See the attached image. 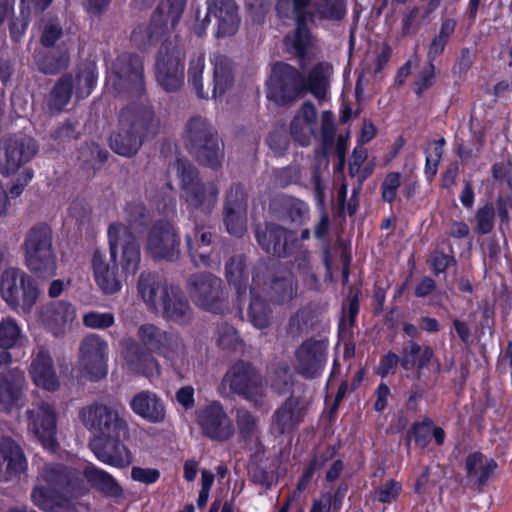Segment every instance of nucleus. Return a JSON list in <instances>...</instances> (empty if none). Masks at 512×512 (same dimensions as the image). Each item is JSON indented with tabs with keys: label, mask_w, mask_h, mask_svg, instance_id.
I'll use <instances>...</instances> for the list:
<instances>
[{
	"label": "nucleus",
	"mask_w": 512,
	"mask_h": 512,
	"mask_svg": "<svg viewBox=\"0 0 512 512\" xmlns=\"http://www.w3.org/2000/svg\"><path fill=\"white\" fill-rule=\"evenodd\" d=\"M161 131V120L152 106L130 104L119 114L118 130L110 137V147L118 155L133 157L143 143Z\"/></svg>",
	"instance_id": "f257e3e1"
},
{
	"label": "nucleus",
	"mask_w": 512,
	"mask_h": 512,
	"mask_svg": "<svg viewBox=\"0 0 512 512\" xmlns=\"http://www.w3.org/2000/svg\"><path fill=\"white\" fill-rule=\"evenodd\" d=\"M177 175L180 178L181 199L194 213L210 214L218 202L219 188L214 181H204L198 169L190 162L177 159Z\"/></svg>",
	"instance_id": "f03ea898"
},
{
	"label": "nucleus",
	"mask_w": 512,
	"mask_h": 512,
	"mask_svg": "<svg viewBox=\"0 0 512 512\" xmlns=\"http://www.w3.org/2000/svg\"><path fill=\"white\" fill-rule=\"evenodd\" d=\"M76 479L67 466L61 463H46L40 469L31 492V501L38 508H46L54 499L72 497Z\"/></svg>",
	"instance_id": "7ed1b4c3"
},
{
	"label": "nucleus",
	"mask_w": 512,
	"mask_h": 512,
	"mask_svg": "<svg viewBox=\"0 0 512 512\" xmlns=\"http://www.w3.org/2000/svg\"><path fill=\"white\" fill-rule=\"evenodd\" d=\"M51 228L44 223L32 226L25 234L22 248L28 269L42 277L55 274L56 257Z\"/></svg>",
	"instance_id": "20e7f679"
},
{
	"label": "nucleus",
	"mask_w": 512,
	"mask_h": 512,
	"mask_svg": "<svg viewBox=\"0 0 512 512\" xmlns=\"http://www.w3.org/2000/svg\"><path fill=\"white\" fill-rule=\"evenodd\" d=\"M79 418L93 437L128 433V423L124 418L120 403L94 401L79 410Z\"/></svg>",
	"instance_id": "39448f33"
},
{
	"label": "nucleus",
	"mask_w": 512,
	"mask_h": 512,
	"mask_svg": "<svg viewBox=\"0 0 512 512\" xmlns=\"http://www.w3.org/2000/svg\"><path fill=\"white\" fill-rule=\"evenodd\" d=\"M107 85L118 97H140L145 92L144 68L141 58L134 54H122L117 57Z\"/></svg>",
	"instance_id": "423d86ee"
},
{
	"label": "nucleus",
	"mask_w": 512,
	"mask_h": 512,
	"mask_svg": "<svg viewBox=\"0 0 512 512\" xmlns=\"http://www.w3.org/2000/svg\"><path fill=\"white\" fill-rule=\"evenodd\" d=\"M12 354L0 351V410L11 412L24 405L27 380L25 372L18 366L12 367Z\"/></svg>",
	"instance_id": "0eeeda50"
},
{
	"label": "nucleus",
	"mask_w": 512,
	"mask_h": 512,
	"mask_svg": "<svg viewBox=\"0 0 512 512\" xmlns=\"http://www.w3.org/2000/svg\"><path fill=\"white\" fill-rule=\"evenodd\" d=\"M185 288L193 303L207 311L219 312L227 298L221 278L207 271L189 275Z\"/></svg>",
	"instance_id": "6e6552de"
},
{
	"label": "nucleus",
	"mask_w": 512,
	"mask_h": 512,
	"mask_svg": "<svg viewBox=\"0 0 512 512\" xmlns=\"http://www.w3.org/2000/svg\"><path fill=\"white\" fill-rule=\"evenodd\" d=\"M0 292L9 306L12 308L20 306L24 313L31 311L39 294L31 277L16 268H9L3 272Z\"/></svg>",
	"instance_id": "1a4fd4ad"
},
{
	"label": "nucleus",
	"mask_w": 512,
	"mask_h": 512,
	"mask_svg": "<svg viewBox=\"0 0 512 512\" xmlns=\"http://www.w3.org/2000/svg\"><path fill=\"white\" fill-rule=\"evenodd\" d=\"M223 384L237 395L251 401L255 406H262L265 397V385L256 368L244 361H238L226 372Z\"/></svg>",
	"instance_id": "9d476101"
},
{
	"label": "nucleus",
	"mask_w": 512,
	"mask_h": 512,
	"mask_svg": "<svg viewBox=\"0 0 512 512\" xmlns=\"http://www.w3.org/2000/svg\"><path fill=\"white\" fill-rule=\"evenodd\" d=\"M267 97L278 105L294 102L305 94V78L293 66L278 62L273 66Z\"/></svg>",
	"instance_id": "9b49d317"
},
{
	"label": "nucleus",
	"mask_w": 512,
	"mask_h": 512,
	"mask_svg": "<svg viewBox=\"0 0 512 512\" xmlns=\"http://www.w3.org/2000/svg\"><path fill=\"white\" fill-rule=\"evenodd\" d=\"M107 236L110 261L117 262L118 249L120 248L122 270L134 275L140 266L141 252L140 245L133 232L124 224L113 222L108 227Z\"/></svg>",
	"instance_id": "f8f14e48"
},
{
	"label": "nucleus",
	"mask_w": 512,
	"mask_h": 512,
	"mask_svg": "<svg viewBox=\"0 0 512 512\" xmlns=\"http://www.w3.org/2000/svg\"><path fill=\"white\" fill-rule=\"evenodd\" d=\"M107 342L96 334L84 337L79 346V371L89 381H98L107 374Z\"/></svg>",
	"instance_id": "ddd939ff"
},
{
	"label": "nucleus",
	"mask_w": 512,
	"mask_h": 512,
	"mask_svg": "<svg viewBox=\"0 0 512 512\" xmlns=\"http://www.w3.org/2000/svg\"><path fill=\"white\" fill-rule=\"evenodd\" d=\"M34 139L25 135L0 138V173L8 176L29 162L37 153Z\"/></svg>",
	"instance_id": "4468645a"
},
{
	"label": "nucleus",
	"mask_w": 512,
	"mask_h": 512,
	"mask_svg": "<svg viewBox=\"0 0 512 512\" xmlns=\"http://www.w3.org/2000/svg\"><path fill=\"white\" fill-rule=\"evenodd\" d=\"M313 0H277L276 12L279 17L286 18L294 16L296 22L295 30L286 35V44L289 49H293L301 55L312 43V37L306 27L307 17L303 9L310 7Z\"/></svg>",
	"instance_id": "2eb2a0df"
},
{
	"label": "nucleus",
	"mask_w": 512,
	"mask_h": 512,
	"mask_svg": "<svg viewBox=\"0 0 512 512\" xmlns=\"http://www.w3.org/2000/svg\"><path fill=\"white\" fill-rule=\"evenodd\" d=\"M146 253L155 260L174 261L180 254V239L168 221H157L149 230L145 241Z\"/></svg>",
	"instance_id": "dca6fc26"
},
{
	"label": "nucleus",
	"mask_w": 512,
	"mask_h": 512,
	"mask_svg": "<svg viewBox=\"0 0 512 512\" xmlns=\"http://www.w3.org/2000/svg\"><path fill=\"white\" fill-rule=\"evenodd\" d=\"M28 430L42 443L53 450L56 446L57 415L55 408L47 401L32 404L25 412Z\"/></svg>",
	"instance_id": "f3484780"
},
{
	"label": "nucleus",
	"mask_w": 512,
	"mask_h": 512,
	"mask_svg": "<svg viewBox=\"0 0 512 512\" xmlns=\"http://www.w3.org/2000/svg\"><path fill=\"white\" fill-rule=\"evenodd\" d=\"M255 238L262 250L277 257L288 256L297 244V238L293 231L274 222L256 225Z\"/></svg>",
	"instance_id": "a211bd4d"
},
{
	"label": "nucleus",
	"mask_w": 512,
	"mask_h": 512,
	"mask_svg": "<svg viewBox=\"0 0 512 512\" xmlns=\"http://www.w3.org/2000/svg\"><path fill=\"white\" fill-rule=\"evenodd\" d=\"M184 52L176 47H162L156 61V78L167 92L177 91L184 82Z\"/></svg>",
	"instance_id": "6ab92c4d"
},
{
	"label": "nucleus",
	"mask_w": 512,
	"mask_h": 512,
	"mask_svg": "<svg viewBox=\"0 0 512 512\" xmlns=\"http://www.w3.org/2000/svg\"><path fill=\"white\" fill-rule=\"evenodd\" d=\"M120 346L124 366L130 373L147 378L160 376V364L151 351L130 337L122 339Z\"/></svg>",
	"instance_id": "aec40b11"
},
{
	"label": "nucleus",
	"mask_w": 512,
	"mask_h": 512,
	"mask_svg": "<svg viewBox=\"0 0 512 512\" xmlns=\"http://www.w3.org/2000/svg\"><path fill=\"white\" fill-rule=\"evenodd\" d=\"M185 6L186 0H161L146 28L148 41L155 42L164 34L174 30L182 17Z\"/></svg>",
	"instance_id": "412c9836"
},
{
	"label": "nucleus",
	"mask_w": 512,
	"mask_h": 512,
	"mask_svg": "<svg viewBox=\"0 0 512 512\" xmlns=\"http://www.w3.org/2000/svg\"><path fill=\"white\" fill-rule=\"evenodd\" d=\"M128 433H116L109 436L93 437L90 447L95 456L103 463L116 467H126L131 464L132 456L122 439Z\"/></svg>",
	"instance_id": "4be33fe9"
},
{
	"label": "nucleus",
	"mask_w": 512,
	"mask_h": 512,
	"mask_svg": "<svg viewBox=\"0 0 512 512\" xmlns=\"http://www.w3.org/2000/svg\"><path fill=\"white\" fill-rule=\"evenodd\" d=\"M327 345L324 341L309 339L296 350L297 373L306 379L318 377L326 363Z\"/></svg>",
	"instance_id": "5701e85b"
},
{
	"label": "nucleus",
	"mask_w": 512,
	"mask_h": 512,
	"mask_svg": "<svg viewBox=\"0 0 512 512\" xmlns=\"http://www.w3.org/2000/svg\"><path fill=\"white\" fill-rule=\"evenodd\" d=\"M207 15L203 20L201 30L204 31L205 23L210 18L215 20L217 37L234 35L240 25L238 6L235 0H207Z\"/></svg>",
	"instance_id": "b1692460"
},
{
	"label": "nucleus",
	"mask_w": 512,
	"mask_h": 512,
	"mask_svg": "<svg viewBox=\"0 0 512 512\" xmlns=\"http://www.w3.org/2000/svg\"><path fill=\"white\" fill-rule=\"evenodd\" d=\"M198 424L203 434L212 440L226 441L234 432L231 420L222 405L217 402L200 410Z\"/></svg>",
	"instance_id": "393cba45"
},
{
	"label": "nucleus",
	"mask_w": 512,
	"mask_h": 512,
	"mask_svg": "<svg viewBox=\"0 0 512 512\" xmlns=\"http://www.w3.org/2000/svg\"><path fill=\"white\" fill-rule=\"evenodd\" d=\"M29 373L34 384L47 391H56L60 386L53 358L44 346L33 353Z\"/></svg>",
	"instance_id": "a878e982"
},
{
	"label": "nucleus",
	"mask_w": 512,
	"mask_h": 512,
	"mask_svg": "<svg viewBox=\"0 0 512 512\" xmlns=\"http://www.w3.org/2000/svg\"><path fill=\"white\" fill-rule=\"evenodd\" d=\"M308 7L303 9V14L306 15V27H308V20L311 22L318 20H325L329 22H340L342 21L347 13V0H319L317 1L311 11H306ZM308 31H310L309 28H307ZM311 33V32H309ZM312 37V43L305 52L301 55L297 54L293 49H289V47L286 44V38L284 39V44L288 52L294 54L295 56L299 58H303L313 47L314 44V37L312 34H310Z\"/></svg>",
	"instance_id": "bb28decb"
},
{
	"label": "nucleus",
	"mask_w": 512,
	"mask_h": 512,
	"mask_svg": "<svg viewBox=\"0 0 512 512\" xmlns=\"http://www.w3.org/2000/svg\"><path fill=\"white\" fill-rule=\"evenodd\" d=\"M305 409L300 398L290 396L273 413L270 430L273 434L290 433L303 421Z\"/></svg>",
	"instance_id": "cd10ccee"
},
{
	"label": "nucleus",
	"mask_w": 512,
	"mask_h": 512,
	"mask_svg": "<svg viewBox=\"0 0 512 512\" xmlns=\"http://www.w3.org/2000/svg\"><path fill=\"white\" fill-rule=\"evenodd\" d=\"M161 316L170 322L184 325L191 321L193 310L180 287L173 285L161 301L159 311Z\"/></svg>",
	"instance_id": "c85d7f7f"
},
{
	"label": "nucleus",
	"mask_w": 512,
	"mask_h": 512,
	"mask_svg": "<svg viewBox=\"0 0 512 512\" xmlns=\"http://www.w3.org/2000/svg\"><path fill=\"white\" fill-rule=\"evenodd\" d=\"M173 284H169L157 273L143 271L137 281V292L143 302L154 311H159L161 301L164 300Z\"/></svg>",
	"instance_id": "c756f323"
},
{
	"label": "nucleus",
	"mask_w": 512,
	"mask_h": 512,
	"mask_svg": "<svg viewBox=\"0 0 512 512\" xmlns=\"http://www.w3.org/2000/svg\"><path fill=\"white\" fill-rule=\"evenodd\" d=\"M265 292L271 302L282 305L297 296L298 284L290 270L281 268L270 277Z\"/></svg>",
	"instance_id": "7c9ffc66"
},
{
	"label": "nucleus",
	"mask_w": 512,
	"mask_h": 512,
	"mask_svg": "<svg viewBox=\"0 0 512 512\" xmlns=\"http://www.w3.org/2000/svg\"><path fill=\"white\" fill-rule=\"evenodd\" d=\"M316 126L317 110L311 101H306L291 122V135L301 146H308L315 137Z\"/></svg>",
	"instance_id": "2f4dec72"
},
{
	"label": "nucleus",
	"mask_w": 512,
	"mask_h": 512,
	"mask_svg": "<svg viewBox=\"0 0 512 512\" xmlns=\"http://www.w3.org/2000/svg\"><path fill=\"white\" fill-rule=\"evenodd\" d=\"M92 267L96 283L105 294H114L121 289L117 262H107L105 255L96 250L92 258Z\"/></svg>",
	"instance_id": "473e14b6"
},
{
	"label": "nucleus",
	"mask_w": 512,
	"mask_h": 512,
	"mask_svg": "<svg viewBox=\"0 0 512 512\" xmlns=\"http://www.w3.org/2000/svg\"><path fill=\"white\" fill-rule=\"evenodd\" d=\"M132 411L151 423H161L166 418L162 400L151 391H141L130 401Z\"/></svg>",
	"instance_id": "72a5a7b5"
},
{
	"label": "nucleus",
	"mask_w": 512,
	"mask_h": 512,
	"mask_svg": "<svg viewBox=\"0 0 512 512\" xmlns=\"http://www.w3.org/2000/svg\"><path fill=\"white\" fill-rule=\"evenodd\" d=\"M0 454L7 462L6 470H0V481H9L26 471L27 461L24 453L21 447L10 437L0 438Z\"/></svg>",
	"instance_id": "f704fd0d"
},
{
	"label": "nucleus",
	"mask_w": 512,
	"mask_h": 512,
	"mask_svg": "<svg viewBox=\"0 0 512 512\" xmlns=\"http://www.w3.org/2000/svg\"><path fill=\"white\" fill-rule=\"evenodd\" d=\"M0 454L7 462L6 470H0V481H9L26 471L27 461L24 453L21 447L10 437L0 438Z\"/></svg>",
	"instance_id": "c9c22d12"
},
{
	"label": "nucleus",
	"mask_w": 512,
	"mask_h": 512,
	"mask_svg": "<svg viewBox=\"0 0 512 512\" xmlns=\"http://www.w3.org/2000/svg\"><path fill=\"white\" fill-rule=\"evenodd\" d=\"M42 317L47 328L58 336L70 328L75 319V309L70 303L58 301L47 306Z\"/></svg>",
	"instance_id": "e433bc0d"
},
{
	"label": "nucleus",
	"mask_w": 512,
	"mask_h": 512,
	"mask_svg": "<svg viewBox=\"0 0 512 512\" xmlns=\"http://www.w3.org/2000/svg\"><path fill=\"white\" fill-rule=\"evenodd\" d=\"M271 209L277 212L282 220L297 225L304 224L309 214L308 205L304 201L288 195L276 197L271 203Z\"/></svg>",
	"instance_id": "4c0bfd02"
},
{
	"label": "nucleus",
	"mask_w": 512,
	"mask_h": 512,
	"mask_svg": "<svg viewBox=\"0 0 512 512\" xmlns=\"http://www.w3.org/2000/svg\"><path fill=\"white\" fill-rule=\"evenodd\" d=\"M190 154L202 165L218 169L224 159V146L218 134L188 149Z\"/></svg>",
	"instance_id": "58836bf2"
},
{
	"label": "nucleus",
	"mask_w": 512,
	"mask_h": 512,
	"mask_svg": "<svg viewBox=\"0 0 512 512\" xmlns=\"http://www.w3.org/2000/svg\"><path fill=\"white\" fill-rule=\"evenodd\" d=\"M333 66L328 62L317 63L305 78V94L311 93L319 101L326 98L330 87Z\"/></svg>",
	"instance_id": "ea45409f"
},
{
	"label": "nucleus",
	"mask_w": 512,
	"mask_h": 512,
	"mask_svg": "<svg viewBox=\"0 0 512 512\" xmlns=\"http://www.w3.org/2000/svg\"><path fill=\"white\" fill-rule=\"evenodd\" d=\"M213 64V97H221L234 83L232 61L222 54H215Z\"/></svg>",
	"instance_id": "a19ab883"
},
{
	"label": "nucleus",
	"mask_w": 512,
	"mask_h": 512,
	"mask_svg": "<svg viewBox=\"0 0 512 512\" xmlns=\"http://www.w3.org/2000/svg\"><path fill=\"white\" fill-rule=\"evenodd\" d=\"M74 89V80L71 74L61 76L50 90L46 104L51 113H59L70 102Z\"/></svg>",
	"instance_id": "79ce46f5"
},
{
	"label": "nucleus",
	"mask_w": 512,
	"mask_h": 512,
	"mask_svg": "<svg viewBox=\"0 0 512 512\" xmlns=\"http://www.w3.org/2000/svg\"><path fill=\"white\" fill-rule=\"evenodd\" d=\"M465 467L467 477L483 487L497 468V463L479 452L469 454L466 458Z\"/></svg>",
	"instance_id": "37998d69"
},
{
	"label": "nucleus",
	"mask_w": 512,
	"mask_h": 512,
	"mask_svg": "<svg viewBox=\"0 0 512 512\" xmlns=\"http://www.w3.org/2000/svg\"><path fill=\"white\" fill-rule=\"evenodd\" d=\"M51 2L52 0H21L20 15L10 22V34L14 41H19L24 34L31 19L32 11L41 13Z\"/></svg>",
	"instance_id": "c03bdc74"
},
{
	"label": "nucleus",
	"mask_w": 512,
	"mask_h": 512,
	"mask_svg": "<svg viewBox=\"0 0 512 512\" xmlns=\"http://www.w3.org/2000/svg\"><path fill=\"white\" fill-rule=\"evenodd\" d=\"M83 475L93 488L108 496L116 497L122 493V489L116 480L106 471L94 465H87L84 468Z\"/></svg>",
	"instance_id": "a18cd8bd"
},
{
	"label": "nucleus",
	"mask_w": 512,
	"mask_h": 512,
	"mask_svg": "<svg viewBox=\"0 0 512 512\" xmlns=\"http://www.w3.org/2000/svg\"><path fill=\"white\" fill-rule=\"evenodd\" d=\"M246 317L253 327L263 330L271 325L273 311L265 299L251 291V300L247 307Z\"/></svg>",
	"instance_id": "49530a36"
},
{
	"label": "nucleus",
	"mask_w": 512,
	"mask_h": 512,
	"mask_svg": "<svg viewBox=\"0 0 512 512\" xmlns=\"http://www.w3.org/2000/svg\"><path fill=\"white\" fill-rule=\"evenodd\" d=\"M217 134L216 129L206 118L193 116L188 120L185 128L186 147L190 149Z\"/></svg>",
	"instance_id": "de8ad7c7"
},
{
	"label": "nucleus",
	"mask_w": 512,
	"mask_h": 512,
	"mask_svg": "<svg viewBox=\"0 0 512 512\" xmlns=\"http://www.w3.org/2000/svg\"><path fill=\"white\" fill-rule=\"evenodd\" d=\"M433 357V350L429 346L421 347L411 341L402 350L400 364L405 370L426 367Z\"/></svg>",
	"instance_id": "09e8293b"
},
{
	"label": "nucleus",
	"mask_w": 512,
	"mask_h": 512,
	"mask_svg": "<svg viewBox=\"0 0 512 512\" xmlns=\"http://www.w3.org/2000/svg\"><path fill=\"white\" fill-rule=\"evenodd\" d=\"M225 271L226 278L235 287L238 297L244 295L248 288L249 278L244 257L242 255L231 257L225 265Z\"/></svg>",
	"instance_id": "8fccbe9b"
},
{
	"label": "nucleus",
	"mask_w": 512,
	"mask_h": 512,
	"mask_svg": "<svg viewBox=\"0 0 512 512\" xmlns=\"http://www.w3.org/2000/svg\"><path fill=\"white\" fill-rule=\"evenodd\" d=\"M25 341L26 336L14 318L6 317L0 320V348L3 349L2 351L20 347Z\"/></svg>",
	"instance_id": "3c124183"
},
{
	"label": "nucleus",
	"mask_w": 512,
	"mask_h": 512,
	"mask_svg": "<svg viewBox=\"0 0 512 512\" xmlns=\"http://www.w3.org/2000/svg\"><path fill=\"white\" fill-rule=\"evenodd\" d=\"M328 166L329 159L326 147L324 146L322 149L315 150L311 181L315 197L319 202H323L325 198L326 186L322 180V173L327 170Z\"/></svg>",
	"instance_id": "603ef678"
},
{
	"label": "nucleus",
	"mask_w": 512,
	"mask_h": 512,
	"mask_svg": "<svg viewBox=\"0 0 512 512\" xmlns=\"http://www.w3.org/2000/svg\"><path fill=\"white\" fill-rule=\"evenodd\" d=\"M159 355L169 361L175 369L182 368L187 363V349L182 337L175 333Z\"/></svg>",
	"instance_id": "864d4df0"
},
{
	"label": "nucleus",
	"mask_w": 512,
	"mask_h": 512,
	"mask_svg": "<svg viewBox=\"0 0 512 512\" xmlns=\"http://www.w3.org/2000/svg\"><path fill=\"white\" fill-rule=\"evenodd\" d=\"M456 22L453 19H446L442 22L439 34L432 40L428 50V60L433 61L444 52L450 37L455 31Z\"/></svg>",
	"instance_id": "5fc2aeb1"
},
{
	"label": "nucleus",
	"mask_w": 512,
	"mask_h": 512,
	"mask_svg": "<svg viewBox=\"0 0 512 512\" xmlns=\"http://www.w3.org/2000/svg\"><path fill=\"white\" fill-rule=\"evenodd\" d=\"M36 65L42 73L54 75L68 67L69 55L66 52L47 53L36 60Z\"/></svg>",
	"instance_id": "6e6d98bb"
},
{
	"label": "nucleus",
	"mask_w": 512,
	"mask_h": 512,
	"mask_svg": "<svg viewBox=\"0 0 512 512\" xmlns=\"http://www.w3.org/2000/svg\"><path fill=\"white\" fill-rule=\"evenodd\" d=\"M496 220L495 205L492 202L485 203L475 213L474 232L478 235H486L493 231Z\"/></svg>",
	"instance_id": "4d7b16f0"
},
{
	"label": "nucleus",
	"mask_w": 512,
	"mask_h": 512,
	"mask_svg": "<svg viewBox=\"0 0 512 512\" xmlns=\"http://www.w3.org/2000/svg\"><path fill=\"white\" fill-rule=\"evenodd\" d=\"M125 225L130 231L144 228L149 222V212L145 205L140 202H130L125 207Z\"/></svg>",
	"instance_id": "13d9d810"
},
{
	"label": "nucleus",
	"mask_w": 512,
	"mask_h": 512,
	"mask_svg": "<svg viewBox=\"0 0 512 512\" xmlns=\"http://www.w3.org/2000/svg\"><path fill=\"white\" fill-rule=\"evenodd\" d=\"M313 325V313L310 308L299 309L290 317L287 325V333L292 338H298L302 333L308 331Z\"/></svg>",
	"instance_id": "bf43d9fd"
},
{
	"label": "nucleus",
	"mask_w": 512,
	"mask_h": 512,
	"mask_svg": "<svg viewBox=\"0 0 512 512\" xmlns=\"http://www.w3.org/2000/svg\"><path fill=\"white\" fill-rule=\"evenodd\" d=\"M204 56L197 55L190 60L188 68V82L193 86L200 98H208V93L204 91L202 84V75L204 71Z\"/></svg>",
	"instance_id": "052dcab7"
},
{
	"label": "nucleus",
	"mask_w": 512,
	"mask_h": 512,
	"mask_svg": "<svg viewBox=\"0 0 512 512\" xmlns=\"http://www.w3.org/2000/svg\"><path fill=\"white\" fill-rule=\"evenodd\" d=\"M77 121L67 120L59 125L51 134V139L57 146H65L80 137Z\"/></svg>",
	"instance_id": "680f3d73"
},
{
	"label": "nucleus",
	"mask_w": 512,
	"mask_h": 512,
	"mask_svg": "<svg viewBox=\"0 0 512 512\" xmlns=\"http://www.w3.org/2000/svg\"><path fill=\"white\" fill-rule=\"evenodd\" d=\"M163 332L164 329L152 323H145L139 326L137 330V337L143 347L154 352L160 342Z\"/></svg>",
	"instance_id": "e2e57ef3"
},
{
	"label": "nucleus",
	"mask_w": 512,
	"mask_h": 512,
	"mask_svg": "<svg viewBox=\"0 0 512 512\" xmlns=\"http://www.w3.org/2000/svg\"><path fill=\"white\" fill-rule=\"evenodd\" d=\"M433 421L425 418L422 422H415L407 432L408 442L414 438L416 445L425 448L432 438Z\"/></svg>",
	"instance_id": "0e129e2a"
},
{
	"label": "nucleus",
	"mask_w": 512,
	"mask_h": 512,
	"mask_svg": "<svg viewBox=\"0 0 512 512\" xmlns=\"http://www.w3.org/2000/svg\"><path fill=\"white\" fill-rule=\"evenodd\" d=\"M224 211L246 213V194L240 185H233L228 191Z\"/></svg>",
	"instance_id": "69168bd1"
},
{
	"label": "nucleus",
	"mask_w": 512,
	"mask_h": 512,
	"mask_svg": "<svg viewBox=\"0 0 512 512\" xmlns=\"http://www.w3.org/2000/svg\"><path fill=\"white\" fill-rule=\"evenodd\" d=\"M107 156L108 152L93 142L84 144L79 151V157L82 161L91 166L103 163L106 161Z\"/></svg>",
	"instance_id": "338daca9"
},
{
	"label": "nucleus",
	"mask_w": 512,
	"mask_h": 512,
	"mask_svg": "<svg viewBox=\"0 0 512 512\" xmlns=\"http://www.w3.org/2000/svg\"><path fill=\"white\" fill-rule=\"evenodd\" d=\"M217 343L218 345L227 350L236 349L240 343L237 330L228 323H222L217 329Z\"/></svg>",
	"instance_id": "774afa93"
}]
</instances>
